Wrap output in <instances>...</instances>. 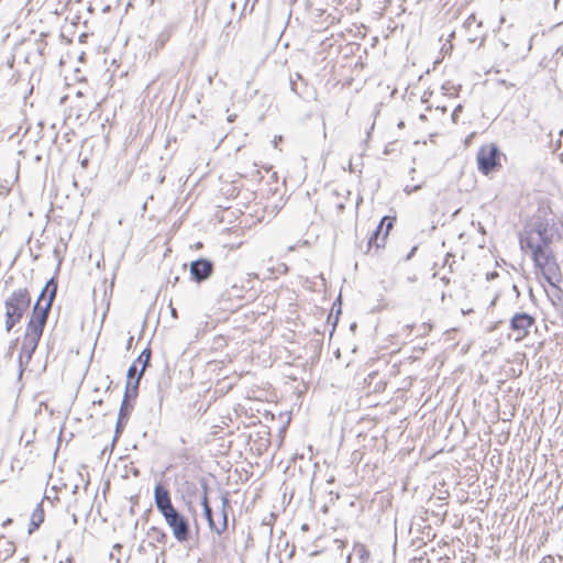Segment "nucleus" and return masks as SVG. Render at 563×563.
I'll list each match as a JSON object with an SVG mask.
<instances>
[{
    "mask_svg": "<svg viewBox=\"0 0 563 563\" xmlns=\"http://www.w3.org/2000/svg\"><path fill=\"white\" fill-rule=\"evenodd\" d=\"M151 350L150 349H145L141 352V354L139 355V357L135 360V362H140L142 363V368L143 372L145 371V367L150 364V361H151Z\"/></svg>",
    "mask_w": 563,
    "mask_h": 563,
    "instance_id": "nucleus-14",
    "label": "nucleus"
},
{
    "mask_svg": "<svg viewBox=\"0 0 563 563\" xmlns=\"http://www.w3.org/2000/svg\"><path fill=\"white\" fill-rule=\"evenodd\" d=\"M257 0H254V2H256Z\"/></svg>",
    "mask_w": 563,
    "mask_h": 563,
    "instance_id": "nucleus-35",
    "label": "nucleus"
},
{
    "mask_svg": "<svg viewBox=\"0 0 563 563\" xmlns=\"http://www.w3.org/2000/svg\"><path fill=\"white\" fill-rule=\"evenodd\" d=\"M14 551H15V547H14L13 542H7L5 558L13 555Z\"/></svg>",
    "mask_w": 563,
    "mask_h": 563,
    "instance_id": "nucleus-24",
    "label": "nucleus"
},
{
    "mask_svg": "<svg viewBox=\"0 0 563 563\" xmlns=\"http://www.w3.org/2000/svg\"><path fill=\"white\" fill-rule=\"evenodd\" d=\"M11 522H12V519H11V518H9V519H7L5 521H3L2 526H3V527H7V526L11 525Z\"/></svg>",
    "mask_w": 563,
    "mask_h": 563,
    "instance_id": "nucleus-29",
    "label": "nucleus"
},
{
    "mask_svg": "<svg viewBox=\"0 0 563 563\" xmlns=\"http://www.w3.org/2000/svg\"><path fill=\"white\" fill-rule=\"evenodd\" d=\"M57 284L51 278L45 287L42 289L31 314L32 320L43 321L46 324L49 310L52 308L53 300L56 296Z\"/></svg>",
    "mask_w": 563,
    "mask_h": 563,
    "instance_id": "nucleus-4",
    "label": "nucleus"
},
{
    "mask_svg": "<svg viewBox=\"0 0 563 563\" xmlns=\"http://www.w3.org/2000/svg\"><path fill=\"white\" fill-rule=\"evenodd\" d=\"M125 422H126V419H121V417H118V421H117V426H115L117 435H119L122 432Z\"/></svg>",
    "mask_w": 563,
    "mask_h": 563,
    "instance_id": "nucleus-22",
    "label": "nucleus"
},
{
    "mask_svg": "<svg viewBox=\"0 0 563 563\" xmlns=\"http://www.w3.org/2000/svg\"><path fill=\"white\" fill-rule=\"evenodd\" d=\"M437 110H441V112H445L446 111V108L445 107H442V108H437Z\"/></svg>",
    "mask_w": 563,
    "mask_h": 563,
    "instance_id": "nucleus-33",
    "label": "nucleus"
},
{
    "mask_svg": "<svg viewBox=\"0 0 563 563\" xmlns=\"http://www.w3.org/2000/svg\"><path fill=\"white\" fill-rule=\"evenodd\" d=\"M154 503L172 529L174 538L179 543L187 542L190 538L189 521L174 507L169 492L162 484H157L154 488Z\"/></svg>",
    "mask_w": 563,
    "mask_h": 563,
    "instance_id": "nucleus-1",
    "label": "nucleus"
},
{
    "mask_svg": "<svg viewBox=\"0 0 563 563\" xmlns=\"http://www.w3.org/2000/svg\"><path fill=\"white\" fill-rule=\"evenodd\" d=\"M355 551H356V553L360 555V558L362 560H365V559L369 558V552L367 551V549L365 548L364 544H357L355 547Z\"/></svg>",
    "mask_w": 563,
    "mask_h": 563,
    "instance_id": "nucleus-19",
    "label": "nucleus"
},
{
    "mask_svg": "<svg viewBox=\"0 0 563 563\" xmlns=\"http://www.w3.org/2000/svg\"><path fill=\"white\" fill-rule=\"evenodd\" d=\"M500 155L498 146L494 143L481 146L476 156L478 170L484 175H488L500 167Z\"/></svg>",
    "mask_w": 563,
    "mask_h": 563,
    "instance_id": "nucleus-5",
    "label": "nucleus"
},
{
    "mask_svg": "<svg viewBox=\"0 0 563 563\" xmlns=\"http://www.w3.org/2000/svg\"><path fill=\"white\" fill-rule=\"evenodd\" d=\"M201 505L203 508V515L208 521V526L211 531L216 532L218 536H221L224 531L228 529V515L222 514L221 516V522L217 523L213 519L212 509L209 505L208 500V487L207 484H202V497H201Z\"/></svg>",
    "mask_w": 563,
    "mask_h": 563,
    "instance_id": "nucleus-6",
    "label": "nucleus"
},
{
    "mask_svg": "<svg viewBox=\"0 0 563 563\" xmlns=\"http://www.w3.org/2000/svg\"><path fill=\"white\" fill-rule=\"evenodd\" d=\"M520 245H521V249H530L532 251V257L534 256V249L538 244H533V242L531 241V239H520Z\"/></svg>",
    "mask_w": 563,
    "mask_h": 563,
    "instance_id": "nucleus-18",
    "label": "nucleus"
},
{
    "mask_svg": "<svg viewBox=\"0 0 563 563\" xmlns=\"http://www.w3.org/2000/svg\"><path fill=\"white\" fill-rule=\"evenodd\" d=\"M31 297L25 288L14 290L5 300V330L10 332L29 309Z\"/></svg>",
    "mask_w": 563,
    "mask_h": 563,
    "instance_id": "nucleus-3",
    "label": "nucleus"
},
{
    "mask_svg": "<svg viewBox=\"0 0 563 563\" xmlns=\"http://www.w3.org/2000/svg\"><path fill=\"white\" fill-rule=\"evenodd\" d=\"M213 273V263L208 258H198L190 264V274L195 282L202 283Z\"/></svg>",
    "mask_w": 563,
    "mask_h": 563,
    "instance_id": "nucleus-9",
    "label": "nucleus"
},
{
    "mask_svg": "<svg viewBox=\"0 0 563 563\" xmlns=\"http://www.w3.org/2000/svg\"><path fill=\"white\" fill-rule=\"evenodd\" d=\"M143 376V369H141L134 382L128 380L125 385L124 396L125 400L134 399L137 396L140 379Z\"/></svg>",
    "mask_w": 563,
    "mask_h": 563,
    "instance_id": "nucleus-11",
    "label": "nucleus"
},
{
    "mask_svg": "<svg viewBox=\"0 0 563 563\" xmlns=\"http://www.w3.org/2000/svg\"><path fill=\"white\" fill-rule=\"evenodd\" d=\"M132 409H133V406L129 404V400H125L123 398L120 410H119V417H121V419L128 420Z\"/></svg>",
    "mask_w": 563,
    "mask_h": 563,
    "instance_id": "nucleus-15",
    "label": "nucleus"
},
{
    "mask_svg": "<svg viewBox=\"0 0 563 563\" xmlns=\"http://www.w3.org/2000/svg\"><path fill=\"white\" fill-rule=\"evenodd\" d=\"M136 363L134 361V363L129 367L128 369V380H132L136 374V371H137V367H136Z\"/></svg>",
    "mask_w": 563,
    "mask_h": 563,
    "instance_id": "nucleus-21",
    "label": "nucleus"
},
{
    "mask_svg": "<svg viewBox=\"0 0 563 563\" xmlns=\"http://www.w3.org/2000/svg\"><path fill=\"white\" fill-rule=\"evenodd\" d=\"M534 324V318L526 312H517L510 319V329L517 334L516 341L525 339Z\"/></svg>",
    "mask_w": 563,
    "mask_h": 563,
    "instance_id": "nucleus-7",
    "label": "nucleus"
},
{
    "mask_svg": "<svg viewBox=\"0 0 563 563\" xmlns=\"http://www.w3.org/2000/svg\"><path fill=\"white\" fill-rule=\"evenodd\" d=\"M533 262L543 278L551 285L556 287L561 280L559 265L545 243H540L534 249Z\"/></svg>",
    "mask_w": 563,
    "mask_h": 563,
    "instance_id": "nucleus-2",
    "label": "nucleus"
},
{
    "mask_svg": "<svg viewBox=\"0 0 563 563\" xmlns=\"http://www.w3.org/2000/svg\"><path fill=\"white\" fill-rule=\"evenodd\" d=\"M45 518L43 501L37 504L36 508L33 510L29 525V534H32L43 523Z\"/></svg>",
    "mask_w": 563,
    "mask_h": 563,
    "instance_id": "nucleus-10",
    "label": "nucleus"
},
{
    "mask_svg": "<svg viewBox=\"0 0 563 563\" xmlns=\"http://www.w3.org/2000/svg\"><path fill=\"white\" fill-rule=\"evenodd\" d=\"M467 40H468V42H471V43H475V42L477 41V35H476V34H475L474 36H471V35H470V36L467 37Z\"/></svg>",
    "mask_w": 563,
    "mask_h": 563,
    "instance_id": "nucleus-28",
    "label": "nucleus"
},
{
    "mask_svg": "<svg viewBox=\"0 0 563 563\" xmlns=\"http://www.w3.org/2000/svg\"><path fill=\"white\" fill-rule=\"evenodd\" d=\"M44 327H45V324L43 323L42 320L41 321H36V320L30 319L29 322H27V325H26V332L25 333H29V334H32V335L41 338L42 333H43V330H44Z\"/></svg>",
    "mask_w": 563,
    "mask_h": 563,
    "instance_id": "nucleus-13",
    "label": "nucleus"
},
{
    "mask_svg": "<svg viewBox=\"0 0 563 563\" xmlns=\"http://www.w3.org/2000/svg\"><path fill=\"white\" fill-rule=\"evenodd\" d=\"M416 251H417V246H413L411 249V251L408 253V255L406 256V261H409L413 256Z\"/></svg>",
    "mask_w": 563,
    "mask_h": 563,
    "instance_id": "nucleus-27",
    "label": "nucleus"
},
{
    "mask_svg": "<svg viewBox=\"0 0 563 563\" xmlns=\"http://www.w3.org/2000/svg\"><path fill=\"white\" fill-rule=\"evenodd\" d=\"M298 79H301V75H300V74H298V73H296V74H295V80H298Z\"/></svg>",
    "mask_w": 563,
    "mask_h": 563,
    "instance_id": "nucleus-31",
    "label": "nucleus"
},
{
    "mask_svg": "<svg viewBox=\"0 0 563 563\" xmlns=\"http://www.w3.org/2000/svg\"><path fill=\"white\" fill-rule=\"evenodd\" d=\"M462 109L463 107L461 104L456 106L455 109L453 110L452 114H451V118H452V121L454 123H457V117H459V113L462 112Z\"/></svg>",
    "mask_w": 563,
    "mask_h": 563,
    "instance_id": "nucleus-23",
    "label": "nucleus"
},
{
    "mask_svg": "<svg viewBox=\"0 0 563 563\" xmlns=\"http://www.w3.org/2000/svg\"><path fill=\"white\" fill-rule=\"evenodd\" d=\"M235 118H236V115H235V114H230V115L228 117V121H229V122H233V121L235 120Z\"/></svg>",
    "mask_w": 563,
    "mask_h": 563,
    "instance_id": "nucleus-30",
    "label": "nucleus"
},
{
    "mask_svg": "<svg viewBox=\"0 0 563 563\" xmlns=\"http://www.w3.org/2000/svg\"><path fill=\"white\" fill-rule=\"evenodd\" d=\"M473 26H475V29H481L482 22H476L475 15L472 14L464 22V27L466 29L467 32H471Z\"/></svg>",
    "mask_w": 563,
    "mask_h": 563,
    "instance_id": "nucleus-16",
    "label": "nucleus"
},
{
    "mask_svg": "<svg viewBox=\"0 0 563 563\" xmlns=\"http://www.w3.org/2000/svg\"><path fill=\"white\" fill-rule=\"evenodd\" d=\"M172 314L175 317L176 316V310L175 309H172Z\"/></svg>",
    "mask_w": 563,
    "mask_h": 563,
    "instance_id": "nucleus-34",
    "label": "nucleus"
},
{
    "mask_svg": "<svg viewBox=\"0 0 563 563\" xmlns=\"http://www.w3.org/2000/svg\"><path fill=\"white\" fill-rule=\"evenodd\" d=\"M394 225V218L383 217L375 231L368 240V249L375 245L377 249L384 247L386 238Z\"/></svg>",
    "mask_w": 563,
    "mask_h": 563,
    "instance_id": "nucleus-8",
    "label": "nucleus"
},
{
    "mask_svg": "<svg viewBox=\"0 0 563 563\" xmlns=\"http://www.w3.org/2000/svg\"><path fill=\"white\" fill-rule=\"evenodd\" d=\"M231 508V503L227 493L221 496V515L224 512L228 515V509Z\"/></svg>",
    "mask_w": 563,
    "mask_h": 563,
    "instance_id": "nucleus-17",
    "label": "nucleus"
},
{
    "mask_svg": "<svg viewBox=\"0 0 563 563\" xmlns=\"http://www.w3.org/2000/svg\"><path fill=\"white\" fill-rule=\"evenodd\" d=\"M421 188V185H417V186H413V187H409V186H406L404 191L408 195L412 194L413 191H417Z\"/></svg>",
    "mask_w": 563,
    "mask_h": 563,
    "instance_id": "nucleus-25",
    "label": "nucleus"
},
{
    "mask_svg": "<svg viewBox=\"0 0 563 563\" xmlns=\"http://www.w3.org/2000/svg\"><path fill=\"white\" fill-rule=\"evenodd\" d=\"M338 209H339L340 211H342V210L344 209V205H343V203H339V205H338Z\"/></svg>",
    "mask_w": 563,
    "mask_h": 563,
    "instance_id": "nucleus-32",
    "label": "nucleus"
},
{
    "mask_svg": "<svg viewBox=\"0 0 563 563\" xmlns=\"http://www.w3.org/2000/svg\"><path fill=\"white\" fill-rule=\"evenodd\" d=\"M154 532L156 533L155 541L158 543H165L167 540V536L164 531L158 530L156 528H153Z\"/></svg>",
    "mask_w": 563,
    "mask_h": 563,
    "instance_id": "nucleus-20",
    "label": "nucleus"
},
{
    "mask_svg": "<svg viewBox=\"0 0 563 563\" xmlns=\"http://www.w3.org/2000/svg\"><path fill=\"white\" fill-rule=\"evenodd\" d=\"M290 88L291 90L296 93V95H300V92L298 91V88H297V84L295 81V78L294 77H290Z\"/></svg>",
    "mask_w": 563,
    "mask_h": 563,
    "instance_id": "nucleus-26",
    "label": "nucleus"
},
{
    "mask_svg": "<svg viewBox=\"0 0 563 563\" xmlns=\"http://www.w3.org/2000/svg\"><path fill=\"white\" fill-rule=\"evenodd\" d=\"M41 338L25 333L22 342V352L26 353L29 356L36 350Z\"/></svg>",
    "mask_w": 563,
    "mask_h": 563,
    "instance_id": "nucleus-12",
    "label": "nucleus"
}]
</instances>
